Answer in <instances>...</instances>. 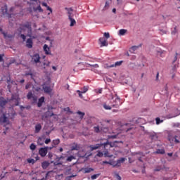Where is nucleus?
Returning <instances> with one entry per match:
<instances>
[{"label":"nucleus","instance_id":"f257e3e1","mask_svg":"<svg viewBox=\"0 0 180 180\" xmlns=\"http://www.w3.org/2000/svg\"><path fill=\"white\" fill-rule=\"evenodd\" d=\"M26 30L27 32V36L28 37H31L32 39H36V37L32 36V25H30V22H26L21 25L18 29V32H19L20 33H25Z\"/></svg>","mask_w":180,"mask_h":180},{"label":"nucleus","instance_id":"f03ea898","mask_svg":"<svg viewBox=\"0 0 180 180\" xmlns=\"http://www.w3.org/2000/svg\"><path fill=\"white\" fill-rule=\"evenodd\" d=\"M101 147H103L104 150H106L108 147V148H112V143H110L109 141L105 139V142H101L100 143H97L95 146H90V151H94V150H98V148H101Z\"/></svg>","mask_w":180,"mask_h":180},{"label":"nucleus","instance_id":"7ed1b4c3","mask_svg":"<svg viewBox=\"0 0 180 180\" xmlns=\"http://www.w3.org/2000/svg\"><path fill=\"white\" fill-rule=\"evenodd\" d=\"M8 100L10 106L12 108H15V106H19V103L20 102V98H19V95L16 94H12L11 98Z\"/></svg>","mask_w":180,"mask_h":180},{"label":"nucleus","instance_id":"20e7f679","mask_svg":"<svg viewBox=\"0 0 180 180\" xmlns=\"http://www.w3.org/2000/svg\"><path fill=\"white\" fill-rule=\"evenodd\" d=\"M65 11H68V19L70 22V26L72 27V26H75L77 25V21H75V19H74V13H72V8H65Z\"/></svg>","mask_w":180,"mask_h":180},{"label":"nucleus","instance_id":"39448f33","mask_svg":"<svg viewBox=\"0 0 180 180\" xmlns=\"http://www.w3.org/2000/svg\"><path fill=\"white\" fill-rule=\"evenodd\" d=\"M168 140L170 143H174L175 144H179L180 143V133L174 135V136L169 135Z\"/></svg>","mask_w":180,"mask_h":180},{"label":"nucleus","instance_id":"423d86ee","mask_svg":"<svg viewBox=\"0 0 180 180\" xmlns=\"http://www.w3.org/2000/svg\"><path fill=\"white\" fill-rule=\"evenodd\" d=\"M122 101H120V98L115 94V99L113 101L112 104V108H117L122 105Z\"/></svg>","mask_w":180,"mask_h":180},{"label":"nucleus","instance_id":"0eeeda50","mask_svg":"<svg viewBox=\"0 0 180 180\" xmlns=\"http://www.w3.org/2000/svg\"><path fill=\"white\" fill-rule=\"evenodd\" d=\"M15 11L14 7H11L10 8L9 13H8V8H6V6L4 9H3V13L6 15H7L8 18H12V15H13V11Z\"/></svg>","mask_w":180,"mask_h":180},{"label":"nucleus","instance_id":"6e6552de","mask_svg":"<svg viewBox=\"0 0 180 180\" xmlns=\"http://www.w3.org/2000/svg\"><path fill=\"white\" fill-rule=\"evenodd\" d=\"M42 89L44 93L48 94V95H50L51 94V91H53V89H51L50 85H46L45 84L42 85Z\"/></svg>","mask_w":180,"mask_h":180},{"label":"nucleus","instance_id":"1a4fd4ad","mask_svg":"<svg viewBox=\"0 0 180 180\" xmlns=\"http://www.w3.org/2000/svg\"><path fill=\"white\" fill-rule=\"evenodd\" d=\"M48 151H49V147H44V148H41L39 150V153L41 157H46V155H47Z\"/></svg>","mask_w":180,"mask_h":180},{"label":"nucleus","instance_id":"9d476101","mask_svg":"<svg viewBox=\"0 0 180 180\" xmlns=\"http://www.w3.org/2000/svg\"><path fill=\"white\" fill-rule=\"evenodd\" d=\"M0 123L3 124H9V120L7 118L6 115L5 114H3L0 117Z\"/></svg>","mask_w":180,"mask_h":180},{"label":"nucleus","instance_id":"9b49d317","mask_svg":"<svg viewBox=\"0 0 180 180\" xmlns=\"http://www.w3.org/2000/svg\"><path fill=\"white\" fill-rule=\"evenodd\" d=\"M8 103V100L5 99L3 96H0V108H5L6 105Z\"/></svg>","mask_w":180,"mask_h":180},{"label":"nucleus","instance_id":"f8f14e48","mask_svg":"<svg viewBox=\"0 0 180 180\" xmlns=\"http://www.w3.org/2000/svg\"><path fill=\"white\" fill-rule=\"evenodd\" d=\"M126 158H121L119 160H117V162H115V165H114V167H120L122 165V164H123V162H124V161H126Z\"/></svg>","mask_w":180,"mask_h":180},{"label":"nucleus","instance_id":"ddd939ff","mask_svg":"<svg viewBox=\"0 0 180 180\" xmlns=\"http://www.w3.org/2000/svg\"><path fill=\"white\" fill-rule=\"evenodd\" d=\"M32 58L35 64H37V63H40V55H39V53L34 54Z\"/></svg>","mask_w":180,"mask_h":180},{"label":"nucleus","instance_id":"4468645a","mask_svg":"<svg viewBox=\"0 0 180 180\" xmlns=\"http://www.w3.org/2000/svg\"><path fill=\"white\" fill-rule=\"evenodd\" d=\"M26 47H27V49H32L33 47V39H32V38L27 39Z\"/></svg>","mask_w":180,"mask_h":180},{"label":"nucleus","instance_id":"2eb2a0df","mask_svg":"<svg viewBox=\"0 0 180 180\" xmlns=\"http://www.w3.org/2000/svg\"><path fill=\"white\" fill-rule=\"evenodd\" d=\"M143 157H144V153L143 152L136 153V158L140 162H143Z\"/></svg>","mask_w":180,"mask_h":180},{"label":"nucleus","instance_id":"dca6fc26","mask_svg":"<svg viewBox=\"0 0 180 180\" xmlns=\"http://www.w3.org/2000/svg\"><path fill=\"white\" fill-rule=\"evenodd\" d=\"M44 51L45 52V54H46L47 56L51 54V51H50V48L47 44L44 45Z\"/></svg>","mask_w":180,"mask_h":180},{"label":"nucleus","instance_id":"f3484780","mask_svg":"<svg viewBox=\"0 0 180 180\" xmlns=\"http://www.w3.org/2000/svg\"><path fill=\"white\" fill-rule=\"evenodd\" d=\"M176 68H178V65H174L172 70L170 71V74H172V79L175 78V73L176 72Z\"/></svg>","mask_w":180,"mask_h":180},{"label":"nucleus","instance_id":"a211bd4d","mask_svg":"<svg viewBox=\"0 0 180 180\" xmlns=\"http://www.w3.org/2000/svg\"><path fill=\"white\" fill-rule=\"evenodd\" d=\"M123 64V60H120L118 62H116L115 64H112L110 66H108V68H113V67H120Z\"/></svg>","mask_w":180,"mask_h":180},{"label":"nucleus","instance_id":"6ab92c4d","mask_svg":"<svg viewBox=\"0 0 180 180\" xmlns=\"http://www.w3.org/2000/svg\"><path fill=\"white\" fill-rule=\"evenodd\" d=\"M142 46H143V44H140L139 46H134L130 48L129 51L131 53H134L136 51V50H138V49H140V47H141Z\"/></svg>","mask_w":180,"mask_h":180},{"label":"nucleus","instance_id":"aec40b11","mask_svg":"<svg viewBox=\"0 0 180 180\" xmlns=\"http://www.w3.org/2000/svg\"><path fill=\"white\" fill-rule=\"evenodd\" d=\"M43 103H44V96L41 97L38 100V103H37L38 108H41V106H43Z\"/></svg>","mask_w":180,"mask_h":180},{"label":"nucleus","instance_id":"412c9836","mask_svg":"<svg viewBox=\"0 0 180 180\" xmlns=\"http://www.w3.org/2000/svg\"><path fill=\"white\" fill-rule=\"evenodd\" d=\"M40 130H41V124H37L35 125L34 133H40Z\"/></svg>","mask_w":180,"mask_h":180},{"label":"nucleus","instance_id":"4be33fe9","mask_svg":"<svg viewBox=\"0 0 180 180\" xmlns=\"http://www.w3.org/2000/svg\"><path fill=\"white\" fill-rule=\"evenodd\" d=\"M49 165H50V163H49V162H47V161H45L41 163V167H42L43 169H47V168H49Z\"/></svg>","mask_w":180,"mask_h":180},{"label":"nucleus","instance_id":"5701e85b","mask_svg":"<svg viewBox=\"0 0 180 180\" xmlns=\"http://www.w3.org/2000/svg\"><path fill=\"white\" fill-rule=\"evenodd\" d=\"M99 41L101 44V46H108V42H106V39L102 37L99 39Z\"/></svg>","mask_w":180,"mask_h":180},{"label":"nucleus","instance_id":"b1692460","mask_svg":"<svg viewBox=\"0 0 180 180\" xmlns=\"http://www.w3.org/2000/svg\"><path fill=\"white\" fill-rule=\"evenodd\" d=\"M71 174H72L71 167H66L65 169V175H71Z\"/></svg>","mask_w":180,"mask_h":180},{"label":"nucleus","instance_id":"393cba45","mask_svg":"<svg viewBox=\"0 0 180 180\" xmlns=\"http://www.w3.org/2000/svg\"><path fill=\"white\" fill-rule=\"evenodd\" d=\"M103 107L104 108V109H105V110H112V105H109L108 104H106V103H104L103 104Z\"/></svg>","mask_w":180,"mask_h":180},{"label":"nucleus","instance_id":"a878e982","mask_svg":"<svg viewBox=\"0 0 180 180\" xmlns=\"http://www.w3.org/2000/svg\"><path fill=\"white\" fill-rule=\"evenodd\" d=\"M127 33V30L121 29L119 30V35L120 36H124Z\"/></svg>","mask_w":180,"mask_h":180},{"label":"nucleus","instance_id":"bb28decb","mask_svg":"<svg viewBox=\"0 0 180 180\" xmlns=\"http://www.w3.org/2000/svg\"><path fill=\"white\" fill-rule=\"evenodd\" d=\"M92 171H94V169L91 167H86L84 169L85 174H89V172H92Z\"/></svg>","mask_w":180,"mask_h":180},{"label":"nucleus","instance_id":"cd10ccee","mask_svg":"<svg viewBox=\"0 0 180 180\" xmlns=\"http://www.w3.org/2000/svg\"><path fill=\"white\" fill-rule=\"evenodd\" d=\"M86 67H93L94 68H98L99 65L98 64L91 65L89 63H86Z\"/></svg>","mask_w":180,"mask_h":180},{"label":"nucleus","instance_id":"c85d7f7f","mask_svg":"<svg viewBox=\"0 0 180 180\" xmlns=\"http://www.w3.org/2000/svg\"><path fill=\"white\" fill-rule=\"evenodd\" d=\"M109 130V128H108V127H101V131H103L104 133H108Z\"/></svg>","mask_w":180,"mask_h":180},{"label":"nucleus","instance_id":"c756f323","mask_svg":"<svg viewBox=\"0 0 180 180\" xmlns=\"http://www.w3.org/2000/svg\"><path fill=\"white\" fill-rule=\"evenodd\" d=\"M156 154H165V150L164 149H158Z\"/></svg>","mask_w":180,"mask_h":180},{"label":"nucleus","instance_id":"7c9ffc66","mask_svg":"<svg viewBox=\"0 0 180 180\" xmlns=\"http://www.w3.org/2000/svg\"><path fill=\"white\" fill-rule=\"evenodd\" d=\"M72 160H75V157H74L73 155L69 156L67 159L66 161L68 162H71V161H72Z\"/></svg>","mask_w":180,"mask_h":180},{"label":"nucleus","instance_id":"2f4dec72","mask_svg":"<svg viewBox=\"0 0 180 180\" xmlns=\"http://www.w3.org/2000/svg\"><path fill=\"white\" fill-rule=\"evenodd\" d=\"M77 113L80 116V119H84V116H85V112L77 111Z\"/></svg>","mask_w":180,"mask_h":180},{"label":"nucleus","instance_id":"473e14b6","mask_svg":"<svg viewBox=\"0 0 180 180\" xmlns=\"http://www.w3.org/2000/svg\"><path fill=\"white\" fill-rule=\"evenodd\" d=\"M52 144H53V146H58V144H60V139L53 140Z\"/></svg>","mask_w":180,"mask_h":180},{"label":"nucleus","instance_id":"72a5a7b5","mask_svg":"<svg viewBox=\"0 0 180 180\" xmlns=\"http://www.w3.org/2000/svg\"><path fill=\"white\" fill-rule=\"evenodd\" d=\"M72 150L74 151V150H79V147H78V145L74 144L72 147Z\"/></svg>","mask_w":180,"mask_h":180},{"label":"nucleus","instance_id":"f704fd0d","mask_svg":"<svg viewBox=\"0 0 180 180\" xmlns=\"http://www.w3.org/2000/svg\"><path fill=\"white\" fill-rule=\"evenodd\" d=\"M155 120H156V124H160V123H162V122H164V120L160 119V117H156Z\"/></svg>","mask_w":180,"mask_h":180},{"label":"nucleus","instance_id":"c9c22d12","mask_svg":"<svg viewBox=\"0 0 180 180\" xmlns=\"http://www.w3.org/2000/svg\"><path fill=\"white\" fill-rule=\"evenodd\" d=\"M53 172L52 171H49L46 174L45 178L44 177L41 180H46L48 179L49 176H50V174Z\"/></svg>","mask_w":180,"mask_h":180},{"label":"nucleus","instance_id":"e433bc0d","mask_svg":"<svg viewBox=\"0 0 180 180\" xmlns=\"http://www.w3.org/2000/svg\"><path fill=\"white\" fill-rule=\"evenodd\" d=\"M32 98H33V93H32V91H30L27 95V98L32 99Z\"/></svg>","mask_w":180,"mask_h":180},{"label":"nucleus","instance_id":"4c0bfd02","mask_svg":"<svg viewBox=\"0 0 180 180\" xmlns=\"http://www.w3.org/2000/svg\"><path fill=\"white\" fill-rule=\"evenodd\" d=\"M18 34L20 35L21 39H22L23 41H25L26 40V35L20 33V32H18Z\"/></svg>","mask_w":180,"mask_h":180},{"label":"nucleus","instance_id":"58836bf2","mask_svg":"<svg viewBox=\"0 0 180 180\" xmlns=\"http://www.w3.org/2000/svg\"><path fill=\"white\" fill-rule=\"evenodd\" d=\"M94 131L95 133H101V128H99L98 127H94Z\"/></svg>","mask_w":180,"mask_h":180},{"label":"nucleus","instance_id":"ea45409f","mask_svg":"<svg viewBox=\"0 0 180 180\" xmlns=\"http://www.w3.org/2000/svg\"><path fill=\"white\" fill-rule=\"evenodd\" d=\"M101 176V174H94L91 176V179L92 180H94V179H96V178H98V176Z\"/></svg>","mask_w":180,"mask_h":180},{"label":"nucleus","instance_id":"a19ab883","mask_svg":"<svg viewBox=\"0 0 180 180\" xmlns=\"http://www.w3.org/2000/svg\"><path fill=\"white\" fill-rule=\"evenodd\" d=\"M109 6H110L109 2L106 1L103 11H106L107 9H109Z\"/></svg>","mask_w":180,"mask_h":180},{"label":"nucleus","instance_id":"79ce46f5","mask_svg":"<svg viewBox=\"0 0 180 180\" xmlns=\"http://www.w3.org/2000/svg\"><path fill=\"white\" fill-rule=\"evenodd\" d=\"M65 112H68L69 113H70L71 115H72V111H71V109H70V107L68 108H64Z\"/></svg>","mask_w":180,"mask_h":180},{"label":"nucleus","instance_id":"37998d69","mask_svg":"<svg viewBox=\"0 0 180 180\" xmlns=\"http://www.w3.org/2000/svg\"><path fill=\"white\" fill-rule=\"evenodd\" d=\"M27 162L29 164H34V162H36V160H34V159H27Z\"/></svg>","mask_w":180,"mask_h":180},{"label":"nucleus","instance_id":"c03bdc74","mask_svg":"<svg viewBox=\"0 0 180 180\" xmlns=\"http://www.w3.org/2000/svg\"><path fill=\"white\" fill-rule=\"evenodd\" d=\"M30 148L34 151V150H36V145H34V143H32L30 146Z\"/></svg>","mask_w":180,"mask_h":180},{"label":"nucleus","instance_id":"a18cd8bd","mask_svg":"<svg viewBox=\"0 0 180 180\" xmlns=\"http://www.w3.org/2000/svg\"><path fill=\"white\" fill-rule=\"evenodd\" d=\"M117 5L119 6L123 5V0H117Z\"/></svg>","mask_w":180,"mask_h":180},{"label":"nucleus","instance_id":"49530a36","mask_svg":"<svg viewBox=\"0 0 180 180\" xmlns=\"http://www.w3.org/2000/svg\"><path fill=\"white\" fill-rule=\"evenodd\" d=\"M77 94H79V98H81V99H82V98H84V96H82V92H81V91H79V90H77Z\"/></svg>","mask_w":180,"mask_h":180},{"label":"nucleus","instance_id":"de8ad7c7","mask_svg":"<svg viewBox=\"0 0 180 180\" xmlns=\"http://www.w3.org/2000/svg\"><path fill=\"white\" fill-rule=\"evenodd\" d=\"M88 91V86H84L83 87V91L82 92V94H85V92Z\"/></svg>","mask_w":180,"mask_h":180},{"label":"nucleus","instance_id":"09e8293b","mask_svg":"<svg viewBox=\"0 0 180 180\" xmlns=\"http://www.w3.org/2000/svg\"><path fill=\"white\" fill-rule=\"evenodd\" d=\"M96 155L97 157H100V158L103 157V153L98 151Z\"/></svg>","mask_w":180,"mask_h":180},{"label":"nucleus","instance_id":"8fccbe9b","mask_svg":"<svg viewBox=\"0 0 180 180\" xmlns=\"http://www.w3.org/2000/svg\"><path fill=\"white\" fill-rule=\"evenodd\" d=\"M104 37H105V39H109V37H110V35L109 34V32H105L104 33Z\"/></svg>","mask_w":180,"mask_h":180},{"label":"nucleus","instance_id":"3c124183","mask_svg":"<svg viewBox=\"0 0 180 180\" xmlns=\"http://www.w3.org/2000/svg\"><path fill=\"white\" fill-rule=\"evenodd\" d=\"M36 11H39V12H43V9L41 8V6H38L36 8Z\"/></svg>","mask_w":180,"mask_h":180},{"label":"nucleus","instance_id":"603ef678","mask_svg":"<svg viewBox=\"0 0 180 180\" xmlns=\"http://www.w3.org/2000/svg\"><path fill=\"white\" fill-rule=\"evenodd\" d=\"M142 120H143V119L138 118L137 120L134 119V122H136V123H140V122H141Z\"/></svg>","mask_w":180,"mask_h":180},{"label":"nucleus","instance_id":"864d4df0","mask_svg":"<svg viewBox=\"0 0 180 180\" xmlns=\"http://www.w3.org/2000/svg\"><path fill=\"white\" fill-rule=\"evenodd\" d=\"M160 34H167V31L165 30H160Z\"/></svg>","mask_w":180,"mask_h":180},{"label":"nucleus","instance_id":"5fc2aeb1","mask_svg":"<svg viewBox=\"0 0 180 180\" xmlns=\"http://www.w3.org/2000/svg\"><path fill=\"white\" fill-rule=\"evenodd\" d=\"M4 56H5L4 54H0V63H2V61H4Z\"/></svg>","mask_w":180,"mask_h":180},{"label":"nucleus","instance_id":"6e6d98bb","mask_svg":"<svg viewBox=\"0 0 180 180\" xmlns=\"http://www.w3.org/2000/svg\"><path fill=\"white\" fill-rule=\"evenodd\" d=\"M176 60H178V53H176V56L174 57V60H173V64H174V63L176 61Z\"/></svg>","mask_w":180,"mask_h":180},{"label":"nucleus","instance_id":"4d7b16f0","mask_svg":"<svg viewBox=\"0 0 180 180\" xmlns=\"http://www.w3.org/2000/svg\"><path fill=\"white\" fill-rule=\"evenodd\" d=\"M65 158V157L61 155L60 157L57 158V160L58 161H61V160H64Z\"/></svg>","mask_w":180,"mask_h":180},{"label":"nucleus","instance_id":"13d9d810","mask_svg":"<svg viewBox=\"0 0 180 180\" xmlns=\"http://www.w3.org/2000/svg\"><path fill=\"white\" fill-rule=\"evenodd\" d=\"M51 139H46L45 140V144H49V143H51Z\"/></svg>","mask_w":180,"mask_h":180},{"label":"nucleus","instance_id":"bf43d9fd","mask_svg":"<svg viewBox=\"0 0 180 180\" xmlns=\"http://www.w3.org/2000/svg\"><path fill=\"white\" fill-rule=\"evenodd\" d=\"M56 165H63V162H61V161H58V162H56Z\"/></svg>","mask_w":180,"mask_h":180},{"label":"nucleus","instance_id":"052dcab7","mask_svg":"<svg viewBox=\"0 0 180 180\" xmlns=\"http://www.w3.org/2000/svg\"><path fill=\"white\" fill-rule=\"evenodd\" d=\"M75 176V175H71V176H68V177H66L67 180H71V178H74Z\"/></svg>","mask_w":180,"mask_h":180},{"label":"nucleus","instance_id":"680f3d73","mask_svg":"<svg viewBox=\"0 0 180 180\" xmlns=\"http://www.w3.org/2000/svg\"><path fill=\"white\" fill-rule=\"evenodd\" d=\"M110 165H112L113 167H115V165H116V162H109L108 163Z\"/></svg>","mask_w":180,"mask_h":180},{"label":"nucleus","instance_id":"e2e57ef3","mask_svg":"<svg viewBox=\"0 0 180 180\" xmlns=\"http://www.w3.org/2000/svg\"><path fill=\"white\" fill-rule=\"evenodd\" d=\"M172 117H176V115H167V119H172Z\"/></svg>","mask_w":180,"mask_h":180},{"label":"nucleus","instance_id":"0e129e2a","mask_svg":"<svg viewBox=\"0 0 180 180\" xmlns=\"http://www.w3.org/2000/svg\"><path fill=\"white\" fill-rule=\"evenodd\" d=\"M115 176L117 180H122V177L119 174H117Z\"/></svg>","mask_w":180,"mask_h":180},{"label":"nucleus","instance_id":"69168bd1","mask_svg":"<svg viewBox=\"0 0 180 180\" xmlns=\"http://www.w3.org/2000/svg\"><path fill=\"white\" fill-rule=\"evenodd\" d=\"M108 148H105V149H104V150H105V151H104V155H108V153H109L108 151V149H107Z\"/></svg>","mask_w":180,"mask_h":180},{"label":"nucleus","instance_id":"338daca9","mask_svg":"<svg viewBox=\"0 0 180 180\" xmlns=\"http://www.w3.org/2000/svg\"><path fill=\"white\" fill-rule=\"evenodd\" d=\"M44 65H46V67H49L50 65V62L44 63Z\"/></svg>","mask_w":180,"mask_h":180},{"label":"nucleus","instance_id":"774afa93","mask_svg":"<svg viewBox=\"0 0 180 180\" xmlns=\"http://www.w3.org/2000/svg\"><path fill=\"white\" fill-rule=\"evenodd\" d=\"M97 94H102V89H99L96 91Z\"/></svg>","mask_w":180,"mask_h":180}]
</instances>
